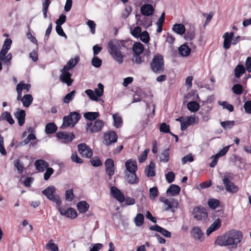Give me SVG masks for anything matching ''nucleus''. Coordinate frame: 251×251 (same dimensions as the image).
<instances>
[{
  "label": "nucleus",
  "mask_w": 251,
  "mask_h": 251,
  "mask_svg": "<svg viewBox=\"0 0 251 251\" xmlns=\"http://www.w3.org/2000/svg\"><path fill=\"white\" fill-rule=\"evenodd\" d=\"M125 166L126 169V172H136L137 170V166L136 162L131 159H128L126 161Z\"/></svg>",
  "instance_id": "23"
},
{
  "label": "nucleus",
  "mask_w": 251,
  "mask_h": 251,
  "mask_svg": "<svg viewBox=\"0 0 251 251\" xmlns=\"http://www.w3.org/2000/svg\"><path fill=\"white\" fill-rule=\"evenodd\" d=\"M245 72V68L242 65H238L234 69L235 77L239 78Z\"/></svg>",
  "instance_id": "35"
},
{
  "label": "nucleus",
  "mask_w": 251,
  "mask_h": 251,
  "mask_svg": "<svg viewBox=\"0 0 251 251\" xmlns=\"http://www.w3.org/2000/svg\"><path fill=\"white\" fill-rule=\"evenodd\" d=\"M61 75L60 76V80L67 84L69 86L72 85L73 80L71 78L72 75L69 72L68 70H64L63 68L61 70Z\"/></svg>",
  "instance_id": "11"
},
{
  "label": "nucleus",
  "mask_w": 251,
  "mask_h": 251,
  "mask_svg": "<svg viewBox=\"0 0 251 251\" xmlns=\"http://www.w3.org/2000/svg\"><path fill=\"white\" fill-rule=\"evenodd\" d=\"M192 214L194 218L197 221L205 220L208 217L206 209L201 206L195 207L193 209Z\"/></svg>",
  "instance_id": "7"
},
{
  "label": "nucleus",
  "mask_w": 251,
  "mask_h": 251,
  "mask_svg": "<svg viewBox=\"0 0 251 251\" xmlns=\"http://www.w3.org/2000/svg\"><path fill=\"white\" fill-rule=\"evenodd\" d=\"M220 104L222 105L224 108L227 109L229 112H232L234 110L233 106L228 103L227 101H223L221 103L220 102Z\"/></svg>",
  "instance_id": "61"
},
{
  "label": "nucleus",
  "mask_w": 251,
  "mask_h": 251,
  "mask_svg": "<svg viewBox=\"0 0 251 251\" xmlns=\"http://www.w3.org/2000/svg\"><path fill=\"white\" fill-rule=\"evenodd\" d=\"M15 167L17 169L18 173L21 174L24 170V164L19 159L16 160L14 162Z\"/></svg>",
  "instance_id": "46"
},
{
  "label": "nucleus",
  "mask_w": 251,
  "mask_h": 251,
  "mask_svg": "<svg viewBox=\"0 0 251 251\" xmlns=\"http://www.w3.org/2000/svg\"><path fill=\"white\" fill-rule=\"evenodd\" d=\"M90 162L92 165L94 167H99L102 165V162L100 158L98 156H94L91 158Z\"/></svg>",
  "instance_id": "48"
},
{
  "label": "nucleus",
  "mask_w": 251,
  "mask_h": 251,
  "mask_svg": "<svg viewBox=\"0 0 251 251\" xmlns=\"http://www.w3.org/2000/svg\"><path fill=\"white\" fill-rule=\"evenodd\" d=\"M132 50L134 51V54H140L144 51V47L141 43L136 42L133 44Z\"/></svg>",
  "instance_id": "36"
},
{
  "label": "nucleus",
  "mask_w": 251,
  "mask_h": 251,
  "mask_svg": "<svg viewBox=\"0 0 251 251\" xmlns=\"http://www.w3.org/2000/svg\"><path fill=\"white\" fill-rule=\"evenodd\" d=\"M117 135L115 131H110L104 134V144L109 146L112 143H115L117 140Z\"/></svg>",
  "instance_id": "9"
},
{
  "label": "nucleus",
  "mask_w": 251,
  "mask_h": 251,
  "mask_svg": "<svg viewBox=\"0 0 251 251\" xmlns=\"http://www.w3.org/2000/svg\"><path fill=\"white\" fill-rule=\"evenodd\" d=\"M166 179L169 183H172L174 181L175 178V174L173 172H169L165 175Z\"/></svg>",
  "instance_id": "60"
},
{
  "label": "nucleus",
  "mask_w": 251,
  "mask_h": 251,
  "mask_svg": "<svg viewBox=\"0 0 251 251\" xmlns=\"http://www.w3.org/2000/svg\"><path fill=\"white\" fill-rule=\"evenodd\" d=\"M132 61L134 63L139 65L141 64L142 62H143V60H142L140 54H134L132 58Z\"/></svg>",
  "instance_id": "62"
},
{
  "label": "nucleus",
  "mask_w": 251,
  "mask_h": 251,
  "mask_svg": "<svg viewBox=\"0 0 251 251\" xmlns=\"http://www.w3.org/2000/svg\"><path fill=\"white\" fill-rule=\"evenodd\" d=\"M98 88H96L95 89V94L97 97H100L102 96L103 94V85L99 83L98 85Z\"/></svg>",
  "instance_id": "49"
},
{
  "label": "nucleus",
  "mask_w": 251,
  "mask_h": 251,
  "mask_svg": "<svg viewBox=\"0 0 251 251\" xmlns=\"http://www.w3.org/2000/svg\"><path fill=\"white\" fill-rule=\"evenodd\" d=\"M160 161L165 163L167 162L169 160V150L166 149L164 150L159 155Z\"/></svg>",
  "instance_id": "39"
},
{
  "label": "nucleus",
  "mask_w": 251,
  "mask_h": 251,
  "mask_svg": "<svg viewBox=\"0 0 251 251\" xmlns=\"http://www.w3.org/2000/svg\"><path fill=\"white\" fill-rule=\"evenodd\" d=\"M163 202L167 205V207L165 208L166 211H169L170 209H172L173 208H176L178 205L177 200L174 199H173L171 201L168 199H166L163 201Z\"/></svg>",
  "instance_id": "26"
},
{
  "label": "nucleus",
  "mask_w": 251,
  "mask_h": 251,
  "mask_svg": "<svg viewBox=\"0 0 251 251\" xmlns=\"http://www.w3.org/2000/svg\"><path fill=\"white\" fill-rule=\"evenodd\" d=\"M85 93L89 97V98L94 101H98V99L96 96L94 91L91 89H87L85 90Z\"/></svg>",
  "instance_id": "53"
},
{
  "label": "nucleus",
  "mask_w": 251,
  "mask_h": 251,
  "mask_svg": "<svg viewBox=\"0 0 251 251\" xmlns=\"http://www.w3.org/2000/svg\"><path fill=\"white\" fill-rule=\"evenodd\" d=\"M100 114L99 112H88L84 114V117L89 121L95 120L99 117Z\"/></svg>",
  "instance_id": "38"
},
{
  "label": "nucleus",
  "mask_w": 251,
  "mask_h": 251,
  "mask_svg": "<svg viewBox=\"0 0 251 251\" xmlns=\"http://www.w3.org/2000/svg\"><path fill=\"white\" fill-rule=\"evenodd\" d=\"M195 36V28L194 27H191L187 31L186 33L185 34L184 38L187 41H192L194 39Z\"/></svg>",
  "instance_id": "37"
},
{
  "label": "nucleus",
  "mask_w": 251,
  "mask_h": 251,
  "mask_svg": "<svg viewBox=\"0 0 251 251\" xmlns=\"http://www.w3.org/2000/svg\"><path fill=\"white\" fill-rule=\"evenodd\" d=\"M131 33L134 37L137 38H139L140 34L141 33V28L140 26L135 27L131 31Z\"/></svg>",
  "instance_id": "59"
},
{
  "label": "nucleus",
  "mask_w": 251,
  "mask_h": 251,
  "mask_svg": "<svg viewBox=\"0 0 251 251\" xmlns=\"http://www.w3.org/2000/svg\"><path fill=\"white\" fill-rule=\"evenodd\" d=\"M178 51L181 56H187L191 52V49L186 44H184L178 48Z\"/></svg>",
  "instance_id": "27"
},
{
  "label": "nucleus",
  "mask_w": 251,
  "mask_h": 251,
  "mask_svg": "<svg viewBox=\"0 0 251 251\" xmlns=\"http://www.w3.org/2000/svg\"><path fill=\"white\" fill-rule=\"evenodd\" d=\"M187 107L188 110L191 112H195L199 110L200 108V105L196 101H191L188 102Z\"/></svg>",
  "instance_id": "33"
},
{
  "label": "nucleus",
  "mask_w": 251,
  "mask_h": 251,
  "mask_svg": "<svg viewBox=\"0 0 251 251\" xmlns=\"http://www.w3.org/2000/svg\"><path fill=\"white\" fill-rule=\"evenodd\" d=\"M104 123L100 120H97L94 122H90L87 123L85 129L89 133H93L99 132L102 129Z\"/></svg>",
  "instance_id": "5"
},
{
  "label": "nucleus",
  "mask_w": 251,
  "mask_h": 251,
  "mask_svg": "<svg viewBox=\"0 0 251 251\" xmlns=\"http://www.w3.org/2000/svg\"><path fill=\"white\" fill-rule=\"evenodd\" d=\"M151 71L155 74H160L164 71V62L163 56L159 53L155 54L150 63Z\"/></svg>",
  "instance_id": "4"
},
{
  "label": "nucleus",
  "mask_w": 251,
  "mask_h": 251,
  "mask_svg": "<svg viewBox=\"0 0 251 251\" xmlns=\"http://www.w3.org/2000/svg\"><path fill=\"white\" fill-rule=\"evenodd\" d=\"M75 196L72 189H69L65 192V199L68 201H72Z\"/></svg>",
  "instance_id": "55"
},
{
  "label": "nucleus",
  "mask_w": 251,
  "mask_h": 251,
  "mask_svg": "<svg viewBox=\"0 0 251 251\" xmlns=\"http://www.w3.org/2000/svg\"><path fill=\"white\" fill-rule=\"evenodd\" d=\"M55 191V188L53 186H50L44 190L42 193L50 200L51 198H52Z\"/></svg>",
  "instance_id": "29"
},
{
  "label": "nucleus",
  "mask_w": 251,
  "mask_h": 251,
  "mask_svg": "<svg viewBox=\"0 0 251 251\" xmlns=\"http://www.w3.org/2000/svg\"><path fill=\"white\" fill-rule=\"evenodd\" d=\"M46 249L50 251H58L57 245L53 243V241L51 239L46 245Z\"/></svg>",
  "instance_id": "43"
},
{
  "label": "nucleus",
  "mask_w": 251,
  "mask_h": 251,
  "mask_svg": "<svg viewBox=\"0 0 251 251\" xmlns=\"http://www.w3.org/2000/svg\"><path fill=\"white\" fill-rule=\"evenodd\" d=\"M105 171L109 176L114 174V164L112 159H107L105 162Z\"/></svg>",
  "instance_id": "16"
},
{
  "label": "nucleus",
  "mask_w": 251,
  "mask_h": 251,
  "mask_svg": "<svg viewBox=\"0 0 251 251\" xmlns=\"http://www.w3.org/2000/svg\"><path fill=\"white\" fill-rule=\"evenodd\" d=\"M110 192L112 196L120 202L125 201L124 195L117 187L112 186L110 188Z\"/></svg>",
  "instance_id": "12"
},
{
  "label": "nucleus",
  "mask_w": 251,
  "mask_h": 251,
  "mask_svg": "<svg viewBox=\"0 0 251 251\" xmlns=\"http://www.w3.org/2000/svg\"><path fill=\"white\" fill-rule=\"evenodd\" d=\"M57 127L53 123H49L47 124L45 127V132L47 134L55 133L57 130Z\"/></svg>",
  "instance_id": "32"
},
{
  "label": "nucleus",
  "mask_w": 251,
  "mask_h": 251,
  "mask_svg": "<svg viewBox=\"0 0 251 251\" xmlns=\"http://www.w3.org/2000/svg\"><path fill=\"white\" fill-rule=\"evenodd\" d=\"M125 42L114 39L110 40L108 43V50L112 57L119 64L123 62L124 56L121 50L122 47H125Z\"/></svg>",
  "instance_id": "2"
},
{
  "label": "nucleus",
  "mask_w": 251,
  "mask_h": 251,
  "mask_svg": "<svg viewBox=\"0 0 251 251\" xmlns=\"http://www.w3.org/2000/svg\"><path fill=\"white\" fill-rule=\"evenodd\" d=\"M34 165L36 169L41 172H44L45 169L47 168L49 166V164L46 161L43 160H38L36 161Z\"/></svg>",
  "instance_id": "25"
},
{
  "label": "nucleus",
  "mask_w": 251,
  "mask_h": 251,
  "mask_svg": "<svg viewBox=\"0 0 251 251\" xmlns=\"http://www.w3.org/2000/svg\"><path fill=\"white\" fill-rule=\"evenodd\" d=\"M180 191V188L177 185L172 184L166 191L168 196H176L178 195Z\"/></svg>",
  "instance_id": "21"
},
{
  "label": "nucleus",
  "mask_w": 251,
  "mask_h": 251,
  "mask_svg": "<svg viewBox=\"0 0 251 251\" xmlns=\"http://www.w3.org/2000/svg\"><path fill=\"white\" fill-rule=\"evenodd\" d=\"M56 135L58 138L64 140L66 143L71 142L75 137L73 133H67L63 131L57 132Z\"/></svg>",
  "instance_id": "13"
},
{
  "label": "nucleus",
  "mask_w": 251,
  "mask_h": 251,
  "mask_svg": "<svg viewBox=\"0 0 251 251\" xmlns=\"http://www.w3.org/2000/svg\"><path fill=\"white\" fill-rule=\"evenodd\" d=\"M150 150L149 149H146L138 157V160L140 163H143L144 162L147 157L148 153L149 152Z\"/></svg>",
  "instance_id": "57"
},
{
  "label": "nucleus",
  "mask_w": 251,
  "mask_h": 251,
  "mask_svg": "<svg viewBox=\"0 0 251 251\" xmlns=\"http://www.w3.org/2000/svg\"><path fill=\"white\" fill-rule=\"evenodd\" d=\"M2 120L6 121L10 125H13L15 123L10 113L7 111L4 112L2 113Z\"/></svg>",
  "instance_id": "41"
},
{
  "label": "nucleus",
  "mask_w": 251,
  "mask_h": 251,
  "mask_svg": "<svg viewBox=\"0 0 251 251\" xmlns=\"http://www.w3.org/2000/svg\"><path fill=\"white\" fill-rule=\"evenodd\" d=\"M21 101L25 107H28L32 102L33 98L31 95L26 94L24 96Z\"/></svg>",
  "instance_id": "30"
},
{
  "label": "nucleus",
  "mask_w": 251,
  "mask_h": 251,
  "mask_svg": "<svg viewBox=\"0 0 251 251\" xmlns=\"http://www.w3.org/2000/svg\"><path fill=\"white\" fill-rule=\"evenodd\" d=\"M78 150L79 152L83 157L89 158L93 155L92 150L85 143H81L78 145Z\"/></svg>",
  "instance_id": "8"
},
{
  "label": "nucleus",
  "mask_w": 251,
  "mask_h": 251,
  "mask_svg": "<svg viewBox=\"0 0 251 251\" xmlns=\"http://www.w3.org/2000/svg\"><path fill=\"white\" fill-rule=\"evenodd\" d=\"M244 108L248 114H251V100H248L244 103Z\"/></svg>",
  "instance_id": "63"
},
{
  "label": "nucleus",
  "mask_w": 251,
  "mask_h": 251,
  "mask_svg": "<svg viewBox=\"0 0 251 251\" xmlns=\"http://www.w3.org/2000/svg\"><path fill=\"white\" fill-rule=\"evenodd\" d=\"M149 192L151 199L154 200L158 195V191L156 187L151 188L149 190Z\"/></svg>",
  "instance_id": "51"
},
{
  "label": "nucleus",
  "mask_w": 251,
  "mask_h": 251,
  "mask_svg": "<svg viewBox=\"0 0 251 251\" xmlns=\"http://www.w3.org/2000/svg\"><path fill=\"white\" fill-rule=\"evenodd\" d=\"M221 125L225 129H230L235 125V121H226L221 122Z\"/></svg>",
  "instance_id": "45"
},
{
  "label": "nucleus",
  "mask_w": 251,
  "mask_h": 251,
  "mask_svg": "<svg viewBox=\"0 0 251 251\" xmlns=\"http://www.w3.org/2000/svg\"><path fill=\"white\" fill-rule=\"evenodd\" d=\"M155 164L152 161L151 162L149 166H146L145 168V172L147 176L152 177L155 176Z\"/></svg>",
  "instance_id": "24"
},
{
  "label": "nucleus",
  "mask_w": 251,
  "mask_h": 251,
  "mask_svg": "<svg viewBox=\"0 0 251 251\" xmlns=\"http://www.w3.org/2000/svg\"><path fill=\"white\" fill-rule=\"evenodd\" d=\"M233 35L234 33L233 32H231L229 33L228 32H226L224 34L223 36V37L224 38L223 48L226 50L229 49L231 43V39H232Z\"/></svg>",
  "instance_id": "17"
},
{
  "label": "nucleus",
  "mask_w": 251,
  "mask_h": 251,
  "mask_svg": "<svg viewBox=\"0 0 251 251\" xmlns=\"http://www.w3.org/2000/svg\"><path fill=\"white\" fill-rule=\"evenodd\" d=\"M29 57L34 62H36L38 60L37 47L36 49L33 50L31 52L29 53Z\"/></svg>",
  "instance_id": "58"
},
{
  "label": "nucleus",
  "mask_w": 251,
  "mask_h": 251,
  "mask_svg": "<svg viewBox=\"0 0 251 251\" xmlns=\"http://www.w3.org/2000/svg\"><path fill=\"white\" fill-rule=\"evenodd\" d=\"M242 239V233L240 231L233 229L219 236L216 240L215 244L220 246H232L236 248Z\"/></svg>",
  "instance_id": "1"
},
{
  "label": "nucleus",
  "mask_w": 251,
  "mask_h": 251,
  "mask_svg": "<svg viewBox=\"0 0 251 251\" xmlns=\"http://www.w3.org/2000/svg\"><path fill=\"white\" fill-rule=\"evenodd\" d=\"M232 91L236 95H240L243 93V87L241 84H236L232 86Z\"/></svg>",
  "instance_id": "47"
},
{
  "label": "nucleus",
  "mask_w": 251,
  "mask_h": 251,
  "mask_svg": "<svg viewBox=\"0 0 251 251\" xmlns=\"http://www.w3.org/2000/svg\"><path fill=\"white\" fill-rule=\"evenodd\" d=\"M91 246L90 251H99L103 247V245L100 243H96L92 244Z\"/></svg>",
  "instance_id": "64"
},
{
  "label": "nucleus",
  "mask_w": 251,
  "mask_h": 251,
  "mask_svg": "<svg viewBox=\"0 0 251 251\" xmlns=\"http://www.w3.org/2000/svg\"><path fill=\"white\" fill-rule=\"evenodd\" d=\"M79 60L78 57H76L75 59H71L63 67L64 70H70L73 68L77 64Z\"/></svg>",
  "instance_id": "31"
},
{
  "label": "nucleus",
  "mask_w": 251,
  "mask_h": 251,
  "mask_svg": "<svg viewBox=\"0 0 251 251\" xmlns=\"http://www.w3.org/2000/svg\"><path fill=\"white\" fill-rule=\"evenodd\" d=\"M207 204L210 208L215 209L220 205V201L216 199H209L207 201Z\"/></svg>",
  "instance_id": "40"
},
{
  "label": "nucleus",
  "mask_w": 251,
  "mask_h": 251,
  "mask_svg": "<svg viewBox=\"0 0 251 251\" xmlns=\"http://www.w3.org/2000/svg\"><path fill=\"white\" fill-rule=\"evenodd\" d=\"M198 119L195 116H187L184 118V121L182 124V130H185L189 126L194 123H198Z\"/></svg>",
  "instance_id": "15"
},
{
  "label": "nucleus",
  "mask_w": 251,
  "mask_h": 251,
  "mask_svg": "<svg viewBox=\"0 0 251 251\" xmlns=\"http://www.w3.org/2000/svg\"><path fill=\"white\" fill-rule=\"evenodd\" d=\"M81 118L79 113L76 112H71L67 116L63 118V123L60 126L62 129H65L68 127H74L78 123Z\"/></svg>",
  "instance_id": "3"
},
{
  "label": "nucleus",
  "mask_w": 251,
  "mask_h": 251,
  "mask_svg": "<svg viewBox=\"0 0 251 251\" xmlns=\"http://www.w3.org/2000/svg\"><path fill=\"white\" fill-rule=\"evenodd\" d=\"M173 30L179 35L183 34L186 30L185 26L182 24H176L173 25Z\"/></svg>",
  "instance_id": "28"
},
{
  "label": "nucleus",
  "mask_w": 251,
  "mask_h": 251,
  "mask_svg": "<svg viewBox=\"0 0 251 251\" xmlns=\"http://www.w3.org/2000/svg\"><path fill=\"white\" fill-rule=\"evenodd\" d=\"M139 37H140V40L142 42L145 43H147L150 40L149 34L147 31H144L143 32H141Z\"/></svg>",
  "instance_id": "52"
},
{
  "label": "nucleus",
  "mask_w": 251,
  "mask_h": 251,
  "mask_svg": "<svg viewBox=\"0 0 251 251\" xmlns=\"http://www.w3.org/2000/svg\"><path fill=\"white\" fill-rule=\"evenodd\" d=\"M159 130L162 132L169 133H171L169 125H167L165 123H163L160 124Z\"/></svg>",
  "instance_id": "56"
},
{
  "label": "nucleus",
  "mask_w": 251,
  "mask_h": 251,
  "mask_svg": "<svg viewBox=\"0 0 251 251\" xmlns=\"http://www.w3.org/2000/svg\"><path fill=\"white\" fill-rule=\"evenodd\" d=\"M191 235L195 239L201 241H202L203 233L200 227H193L192 229Z\"/></svg>",
  "instance_id": "19"
},
{
  "label": "nucleus",
  "mask_w": 251,
  "mask_h": 251,
  "mask_svg": "<svg viewBox=\"0 0 251 251\" xmlns=\"http://www.w3.org/2000/svg\"><path fill=\"white\" fill-rule=\"evenodd\" d=\"M221 226V221L219 218L217 219L212 224L207 228L206 234L209 235L212 232L218 229Z\"/></svg>",
  "instance_id": "22"
},
{
  "label": "nucleus",
  "mask_w": 251,
  "mask_h": 251,
  "mask_svg": "<svg viewBox=\"0 0 251 251\" xmlns=\"http://www.w3.org/2000/svg\"><path fill=\"white\" fill-rule=\"evenodd\" d=\"M14 116L18 120V125L20 126L24 125L25 122V112L24 110L17 109V111L14 113Z\"/></svg>",
  "instance_id": "14"
},
{
  "label": "nucleus",
  "mask_w": 251,
  "mask_h": 251,
  "mask_svg": "<svg viewBox=\"0 0 251 251\" xmlns=\"http://www.w3.org/2000/svg\"><path fill=\"white\" fill-rule=\"evenodd\" d=\"M101 63V60L96 56L94 57L91 61L92 65L96 68H99L100 67Z\"/></svg>",
  "instance_id": "54"
},
{
  "label": "nucleus",
  "mask_w": 251,
  "mask_h": 251,
  "mask_svg": "<svg viewBox=\"0 0 251 251\" xmlns=\"http://www.w3.org/2000/svg\"><path fill=\"white\" fill-rule=\"evenodd\" d=\"M77 207L80 213H84L88 210L89 205L85 201H81L77 204Z\"/></svg>",
  "instance_id": "34"
},
{
  "label": "nucleus",
  "mask_w": 251,
  "mask_h": 251,
  "mask_svg": "<svg viewBox=\"0 0 251 251\" xmlns=\"http://www.w3.org/2000/svg\"><path fill=\"white\" fill-rule=\"evenodd\" d=\"M154 12V8L150 4H145L141 7V13L146 16L151 15Z\"/></svg>",
  "instance_id": "20"
},
{
  "label": "nucleus",
  "mask_w": 251,
  "mask_h": 251,
  "mask_svg": "<svg viewBox=\"0 0 251 251\" xmlns=\"http://www.w3.org/2000/svg\"><path fill=\"white\" fill-rule=\"evenodd\" d=\"M126 180L130 184H136L138 182V178L136 176V172H125Z\"/></svg>",
  "instance_id": "18"
},
{
  "label": "nucleus",
  "mask_w": 251,
  "mask_h": 251,
  "mask_svg": "<svg viewBox=\"0 0 251 251\" xmlns=\"http://www.w3.org/2000/svg\"><path fill=\"white\" fill-rule=\"evenodd\" d=\"M75 94V90H73L70 93L67 94L63 99L64 102L65 103H68L71 100H73Z\"/></svg>",
  "instance_id": "50"
},
{
  "label": "nucleus",
  "mask_w": 251,
  "mask_h": 251,
  "mask_svg": "<svg viewBox=\"0 0 251 251\" xmlns=\"http://www.w3.org/2000/svg\"><path fill=\"white\" fill-rule=\"evenodd\" d=\"M58 210L61 215L65 216L66 217L74 219L77 217L76 211L73 208H64L61 207H58Z\"/></svg>",
  "instance_id": "10"
},
{
  "label": "nucleus",
  "mask_w": 251,
  "mask_h": 251,
  "mask_svg": "<svg viewBox=\"0 0 251 251\" xmlns=\"http://www.w3.org/2000/svg\"><path fill=\"white\" fill-rule=\"evenodd\" d=\"M144 216L141 213L138 214L134 218V222L136 226H140L144 223Z\"/></svg>",
  "instance_id": "44"
},
{
  "label": "nucleus",
  "mask_w": 251,
  "mask_h": 251,
  "mask_svg": "<svg viewBox=\"0 0 251 251\" xmlns=\"http://www.w3.org/2000/svg\"><path fill=\"white\" fill-rule=\"evenodd\" d=\"M112 117L114 120V126L117 128L121 127L123 123L121 117L116 113L113 114Z\"/></svg>",
  "instance_id": "42"
},
{
  "label": "nucleus",
  "mask_w": 251,
  "mask_h": 251,
  "mask_svg": "<svg viewBox=\"0 0 251 251\" xmlns=\"http://www.w3.org/2000/svg\"><path fill=\"white\" fill-rule=\"evenodd\" d=\"M232 177L227 175H225L223 178V183L225 187L226 191L231 194L238 192V187L231 180Z\"/></svg>",
  "instance_id": "6"
}]
</instances>
